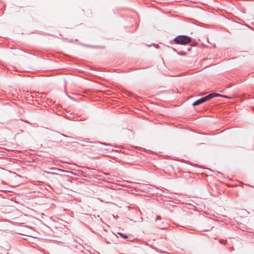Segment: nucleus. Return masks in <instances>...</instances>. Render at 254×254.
<instances>
[{
    "instance_id": "f257e3e1",
    "label": "nucleus",
    "mask_w": 254,
    "mask_h": 254,
    "mask_svg": "<svg viewBox=\"0 0 254 254\" xmlns=\"http://www.w3.org/2000/svg\"><path fill=\"white\" fill-rule=\"evenodd\" d=\"M174 41L176 44L186 45L191 42V39L190 37L186 35H179L177 36Z\"/></svg>"
},
{
    "instance_id": "f03ea898",
    "label": "nucleus",
    "mask_w": 254,
    "mask_h": 254,
    "mask_svg": "<svg viewBox=\"0 0 254 254\" xmlns=\"http://www.w3.org/2000/svg\"><path fill=\"white\" fill-rule=\"evenodd\" d=\"M209 99L208 98V97H207V95L204 97H203L201 99H199L196 101H195V102H194L193 103H192V105L193 106H197V105H198L201 103H203L207 101H208Z\"/></svg>"
},
{
    "instance_id": "7ed1b4c3",
    "label": "nucleus",
    "mask_w": 254,
    "mask_h": 254,
    "mask_svg": "<svg viewBox=\"0 0 254 254\" xmlns=\"http://www.w3.org/2000/svg\"><path fill=\"white\" fill-rule=\"evenodd\" d=\"M208 98L209 100L211 99L212 98L215 97H223L225 98H229L228 97L224 95H222L221 94H219L218 93H211L207 95Z\"/></svg>"
},
{
    "instance_id": "20e7f679",
    "label": "nucleus",
    "mask_w": 254,
    "mask_h": 254,
    "mask_svg": "<svg viewBox=\"0 0 254 254\" xmlns=\"http://www.w3.org/2000/svg\"><path fill=\"white\" fill-rule=\"evenodd\" d=\"M118 234L120 236H121L122 237H123V238L124 239H127V236L125 234H124L123 233H118Z\"/></svg>"
},
{
    "instance_id": "39448f33",
    "label": "nucleus",
    "mask_w": 254,
    "mask_h": 254,
    "mask_svg": "<svg viewBox=\"0 0 254 254\" xmlns=\"http://www.w3.org/2000/svg\"><path fill=\"white\" fill-rule=\"evenodd\" d=\"M179 55L181 56H185L186 55V53L184 52H180L178 53Z\"/></svg>"
},
{
    "instance_id": "423d86ee",
    "label": "nucleus",
    "mask_w": 254,
    "mask_h": 254,
    "mask_svg": "<svg viewBox=\"0 0 254 254\" xmlns=\"http://www.w3.org/2000/svg\"><path fill=\"white\" fill-rule=\"evenodd\" d=\"M88 144H82L83 146H92V145H91V144H92V143L91 142H86Z\"/></svg>"
}]
</instances>
